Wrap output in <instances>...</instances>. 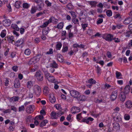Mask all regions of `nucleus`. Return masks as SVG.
Listing matches in <instances>:
<instances>
[{
	"label": "nucleus",
	"instance_id": "nucleus-1",
	"mask_svg": "<svg viewBox=\"0 0 132 132\" xmlns=\"http://www.w3.org/2000/svg\"><path fill=\"white\" fill-rule=\"evenodd\" d=\"M33 89L34 93L37 97H39L42 92L40 87L37 85H35L33 87Z\"/></svg>",
	"mask_w": 132,
	"mask_h": 132
},
{
	"label": "nucleus",
	"instance_id": "nucleus-2",
	"mask_svg": "<svg viewBox=\"0 0 132 132\" xmlns=\"http://www.w3.org/2000/svg\"><path fill=\"white\" fill-rule=\"evenodd\" d=\"M35 76L37 80L39 82H41L43 80V75L42 73L40 71L36 72Z\"/></svg>",
	"mask_w": 132,
	"mask_h": 132
},
{
	"label": "nucleus",
	"instance_id": "nucleus-3",
	"mask_svg": "<svg viewBox=\"0 0 132 132\" xmlns=\"http://www.w3.org/2000/svg\"><path fill=\"white\" fill-rule=\"evenodd\" d=\"M113 35L111 34H105L103 35L102 38L105 40L111 42L113 40Z\"/></svg>",
	"mask_w": 132,
	"mask_h": 132
},
{
	"label": "nucleus",
	"instance_id": "nucleus-4",
	"mask_svg": "<svg viewBox=\"0 0 132 132\" xmlns=\"http://www.w3.org/2000/svg\"><path fill=\"white\" fill-rule=\"evenodd\" d=\"M70 93L72 97L76 98L80 95L79 92L75 90H71L70 91Z\"/></svg>",
	"mask_w": 132,
	"mask_h": 132
},
{
	"label": "nucleus",
	"instance_id": "nucleus-5",
	"mask_svg": "<svg viewBox=\"0 0 132 132\" xmlns=\"http://www.w3.org/2000/svg\"><path fill=\"white\" fill-rule=\"evenodd\" d=\"M35 110V106L33 105H29L26 109V112L28 113H32Z\"/></svg>",
	"mask_w": 132,
	"mask_h": 132
},
{
	"label": "nucleus",
	"instance_id": "nucleus-6",
	"mask_svg": "<svg viewBox=\"0 0 132 132\" xmlns=\"http://www.w3.org/2000/svg\"><path fill=\"white\" fill-rule=\"evenodd\" d=\"M117 93L118 91L117 90H115L112 93L110 97L111 100L114 101L116 98L117 96Z\"/></svg>",
	"mask_w": 132,
	"mask_h": 132
},
{
	"label": "nucleus",
	"instance_id": "nucleus-7",
	"mask_svg": "<svg viewBox=\"0 0 132 132\" xmlns=\"http://www.w3.org/2000/svg\"><path fill=\"white\" fill-rule=\"evenodd\" d=\"M11 23V21L9 19L4 20L3 21V25L6 27H8L10 26Z\"/></svg>",
	"mask_w": 132,
	"mask_h": 132
},
{
	"label": "nucleus",
	"instance_id": "nucleus-8",
	"mask_svg": "<svg viewBox=\"0 0 132 132\" xmlns=\"http://www.w3.org/2000/svg\"><path fill=\"white\" fill-rule=\"evenodd\" d=\"M130 89V86L129 85H127L125 86L124 88L123 91L122 92L125 94H127L129 93Z\"/></svg>",
	"mask_w": 132,
	"mask_h": 132
},
{
	"label": "nucleus",
	"instance_id": "nucleus-9",
	"mask_svg": "<svg viewBox=\"0 0 132 132\" xmlns=\"http://www.w3.org/2000/svg\"><path fill=\"white\" fill-rule=\"evenodd\" d=\"M126 94L122 92H121L120 93L119 99L122 102H124L125 101L126 98Z\"/></svg>",
	"mask_w": 132,
	"mask_h": 132
},
{
	"label": "nucleus",
	"instance_id": "nucleus-10",
	"mask_svg": "<svg viewBox=\"0 0 132 132\" xmlns=\"http://www.w3.org/2000/svg\"><path fill=\"white\" fill-rule=\"evenodd\" d=\"M50 90L49 88L47 86L44 87L43 89V93L45 96H47L50 93Z\"/></svg>",
	"mask_w": 132,
	"mask_h": 132
},
{
	"label": "nucleus",
	"instance_id": "nucleus-11",
	"mask_svg": "<svg viewBox=\"0 0 132 132\" xmlns=\"http://www.w3.org/2000/svg\"><path fill=\"white\" fill-rule=\"evenodd\" d=\"M94 119L93 118L89 117L87 118H83L81 120V121L83 122H86L88 124L89 123V121H92Z\"/></svg>",
	"mask_w": 132,
	"mask_h": 132
},
{
	"label": "nucleus",
	"instance_id": "nucleus-12",
	"mask_svg": "<svg viewBox=\"0 0 132 132\" xmlns=\"http://www.w3.org/2000/svg\"><path fill=\"white\" fill-rule=\"evenodd\" d=\"M125 107L128 109H130L132 107V102L130 101H128L125 103Z\"/></svg>",
	"mask_w": 132,
	"mask_h": 132
},
{
	"label": "nucleus",
	"instance_id": "nucleus-13",
	"mask_svg": "<svg viewBox=\"0 0 132 132\" xmlns=\"http://www.w3.org/2000/svg\"><path fill=\"white\" fill-rule=\"evenodd\" d=\"M43 118L44 117L43 116L41 115H39L38 116H37L36 117H35L34 119V120L38 121L39 122L41 120H43Z\"/></svg>",
	"mask_w": 132,
	"mask_h": 132
},
{
	"label": "nucleus",
	"instance_id": "nucleus-14",
	"mask_svg": "<svg viewBox=\"0 0 132 132\" xmlns=\"http://www.w3.org/2000/svg\"><path fill=\"white\" fill-rule=\"evenodd\" d=\"M132 20V18L130 17H129L126 19L124 21V23L126 24H128L130 23Z\"/></svg>",
	"mask_w": 132,
	"mask_h": 132
},
{
	"label": "nucleus",
	"instance_id": "nucleus-15",
	"mask_svg": "<svg viewBox=\"0 0 132 132\" xmlns=\"http://www.w3.org/2000/svg\"><path fill=\"white\" fill-rule=\"evenodd\" d=\"M48 80L52 82H56V80L55 78L54 77L52 76H50L47 79Z\"/></svg>",
	"mask_w": 132,
	"mask_h": 132
},
{
	"label": "nucleus",
	"instance_id": "nucleus-16",
	"mask_svg": "<svg viewBox=\"0 0 132 132\" xmlns=\"http://www.w3.org/2000/svg\"><path fill=\"white\" fill-rule=\"evenodd\" d=\"M57 59L59 61L61 62H63L64 60L63 57L59 54H58L57 55Z\"/></svg>",
	"mask_w": 132,
	"mask_h": 132
},
{
	"label": "nucleus",
	"instance_id": "nucleus-17",
	"mask_svg": "<svg viewBox=\"0 0 132 132\" xmlns=\"http://www.w3.org/2000/svg\"><path fill=\"white\" fill-rule=\"evenodd\" d=\"M14 87L16 88H19L20 86V83L19 80H16L14 84Z\"/></svg>",
	"mask_w": 132,
	"mask_h": 132
},
{
	"label": "nucleus",
	"instance_id": "nucleus-18",
	"mask_svg": "<svg viewBox=\"0 0 132 132\" xmlns=\"http://www.w3.org/2000/svg\"><path fill=\"white\" fill-rule=\"evenodd\" d=\"M51 116L52 119H56L57 118L56 113L53 111L51 113Z\"/></svg>",
	"mask_w": 132,
	"mask_h": 132
},
{
	"label": "nucleus",
	"instance_id": "nucleus-19",
	"mask_svg": "<svg viewBox=\"0 0 132 132\" xmlns=\"http://www.w3.org/2000/svg\"><path fill=\"white\" fill-rule=\"evenodd\" d=\"M76 98L78 100L84 101L85 100V97L83 95H80L79 96H78Z\"/></svg>",
	"mask_w": 132,
	"mask_h": 132
},
{
	"label": "nucleus",
	"instance_id": "nucleus-20",
	"mask_svg": "<svg viewBox=\"0 0 132 132\" xmlns=\"http://www.w3.org/2000/svg\"><path fill=\"white\" fill-rule=\"evenodd\" d=\"M50 65L51 67L55 68H57L58 67V65L54 61H53V62L51 63Z\"/></svg>",
	"mask_w": 132,
	"mask_h": 132
},
{
	"label": "nucleus",
	"instance_id": "nucleus-21",
	"mask_svg": "<svg viewBox=\"0 0 132 132\" xmlns=\"http://www.w3.org/2000/svg\"><path fill=\"white\" fill-rule=\"evenodd\" d=\"M36 63V62L33 57L30 59V60L29 61L28 64L29 65H30L34 64Z\"/></svg>",
	"mask_w": 132,
	"mask_h": 132
},
{
	"label": "nucleus",
	"instance_id": "nucleus-22",
	"mask_svg": "<svg viewBox=\"0 0 132 132\" xmlns=\"http://www.w3.org/2000/svg\"><path fill=\"white\" fill-rule=\"evenodd\" d=\"M42 56V55L41 54H38L33 57L37 63L39 61Z\"/></svg>",
	"mask_w": 132,
	"mask_h": 132
},
{
	"label": "nucleus",
	"instance_id": "nucleus-23",
	"mask_svg": "<svg viewBox=\"0 0 132 132\" xmlns=\"http://www.w3.org/2000/svg\"><path fill=\"white\" fill-rule=\"evenodd\" d=\"M73 109L74 110H76V109H78V110L77 111H74L72 112V114H76L77 113H78L80 111V108L78 107H76V106H74Z\"/></svg>",
	"mask_w": 132,
	"mask_h": 132
},
{
	"label": "nucleus",
	"instance_id": "nucleus-24",
	"mask_svg": "<svg viewBox=\"0 0 132 132\" xmlns=\"http://www.w3.org/2000/svg\"><path fill=\"white\" fill-rule=\"evenodd\" d=\"M26 85L27 88L30 89L33 86L32 82L31 81H28L27 82Z\"/></svg>",
	"mask_w": 132,
	"mask_h": 132
},
{
	"label": "nucleus",
	"instance_id": "nucleus-25",
	"mask_svg": "<svg viewBox=\"0 0 132 132\" xmlns=\"http://www.w3.org/2000/svg\"><path fill=\"white\" fill-rule=\"evenodd\" d=\"M113 128L114 129L116 130L119 129H120V125L118 123H116L114 124Z\"/></svg>",
	"mask_w": 132,
	"mask_h": 132
},
{
	"label": "nucleus",
	"instance_id": "nucleus-26",
	"mask_svg": "<svg viewBox=\"0 0 132 132\" xmlns=\"http://www.w3.org/2000/svg\"><path fill=\"white\" fill-rule=\"evenodd\" d=\"M23 41L22 39H21L18 40L16 42V44L17 46H19L23 43Z\"/></svg>",
	"mask_w": 132,
	"mask_h": 132
},
{
	"label": "nucleus",
	"instance_id": "nucleus-27",
	"mask_svg": "<svg viewBox=\"0 0 132 132\" xmlns=\"http://www.w3.org/2000/svg\"><path fill=\"white\" fill-rule=\"evenodd\" d=\"M48 122V121L47 120H44L42 121L40 124V127H43L45 125L46 123Z\"/></svg>",
	"mask_w": 132,
	"mask_h": 132
},
{
	"label": "nucleus",
	"instance_id": "nucleus-28",
	"mask_svg": "<svg viewBox=\"0 0 132 132\" xmlns=\"http://www.w3.org/2000/svg\"><path fill=\"white\" fill-rule=\"evenodd\" d=\"M64 23L63 22H60L55 28H57L59 29H61L63 27Z\"/></svg>",
	"mask_w": 132,
	"mask_h": 132
},
{
	"label": "nucleus",
	"instance_id": "nucleus-29",
	"mask_svg": "<svg viewBox=\"0 0 132 132\" xmlns=\"http://www.w3.org/2000/svg\"><path fill=\"white\" fill-rule=\"evenodd\" d=\"M49 100L51 103H54L55 102L56 99L53 95L52 96H50Z\"/></svg>",
	"mask_w": 132,
	"mask_h": 132
},
{
	"label": "nucleus",
	"instance_id": "nucleus-30",
	"mask_svg": "<svg viewBox=\"0 0 132 132\" xmlns=\"http://www.w3.org/2000/svg\"><path fill=\"white\" fill-rule=\"evenodd\" d=\"M21 3L20 1H16L15 3V6L17 8H19L20 6Z\"/></svg>",
	"mask_w": 132,
	"mask_h": 132
},
{
	"label": "nucleus",
	"instance_id": "nucleus-31",
	"mask_svg": "<svg viewBox=\"0 0 132 132\" xmlns=\"http://www.w3.org/2000/svg\"><path fill=\"white\" fill-rule=\"evenodd\" d=\"M97 3V2L95 1H91L89 2V4L91 6V7H93L96 6Z\"/></svg>",
	"mask_w": 132,
	"mask_h": 132
},
{
	"label": "nucleus",
	"instance_id": "nucleus-32",
	"mask_svg": "<svg viewBox=\"0 0 132 132\" xmlns=\"http://www.w3.org/2000/svg\"><path fill=\"white\" fill-rule=\"evenodd\" d=\"M62 46V44L61 42H59L56 44V49L58 50H60Z\"/></svg>",
	"mask_w": 132,
	"mask_h": 132
},
{
	"label": "nucleus",
	"instance_id": "nucleus-33",
	"mask_svg": "<svg viewBox=\"0 0 132 132\" xmlns=\"http://www.w3.org/2000/svg\"><path fill=\"white\" fill-rule=\"evenodd\" d=\"M67 7L69 10L73 9L74 7L71 3H69L67 5Z\"/></svg>",
	"mask_w": 132,
	"mask_h": 132
},
{
	"label": "nucleus",
	"instance_id": "nucleus-34",
	"mask_svg": "<svg viewBox=\"0 0 132 132\" xmlns=\"http://www.w3.org/2000/svg\"><path fill=\"white\" fill-rule=\"evenodd\" d=\"M49 30L48 29H44L42 31L43 35H47L49 31Z\"/></svg>",
	"mask_w": 132,
	"mask_h": 132
},
{
	"label": "nucleus",
	"instance_id": "nucleus-35",
	"mask_svg": "<svg viewBox=\"0 0 132 132\" xmlns=\"http://www.w3.org/2000/svg\"><path fill=\"white\" fill-rule=\"evenodd\" d=\"M19 97L16 96H14L11 98L10 100L11 101H14L15 102L18 101Z\"/></svg>",
	"mask_w": 132,
	"mask_h": 132
},
{
	"label": "nucleus",
	"instance_id": "nucleus-36",
	"mask_svg": "<svg viewBox=\"0 0 132 132\" xmlns=\"http://www.w3.org/2000/svg\"><path fill=\"white\" fill-rule=\"evenodd\" d=\"M24 53L26 55H29L31 53V51L29 49H27L25 50Z\"/></svg>",
	"mask_w": 132,
	"mask_h": 132
},
{
	"label": "nucleus",
	"instance_id": "nucleus-37",
	"mask_svg": "<svg viewBox=\"0 0 132 132\" xmlns=\"http://www.w3.org/2000/svg\"><path fill=\"white\" fill-rule=\"evenodd\" d=\"M106 15L108 16H111L112 15V12L110 10H108L106 12Z\"/></svg>",
	"mask_w": 132,
	"mask_h": 132
},
{
	"label": "nucleus",
	"instance_id": "nucleus-38",
	"mask_svg": "<svg viewBox=\"0 0 132 132\" xmlns=\"http://www.w3.org/2000/svg\"><path fill=\"white\" fill-rule=\"evenodd\" d=\"M36 9L35 6L32 7L31 8L30 12L31 14H34L36 11Z\"/></svg>",
	"mask_w": 132,
	"mask_h": 132
},
{
	"label": "nucleus",
	"instance_id": "nucleus-39",
	"mask_svg": "<svg viewBox=\"0 0 132 132\" xmlns=\"http://www.w3.org/2000/svg\"><path fill=\"white\" fill-rule=\"evenodd\" d=\"M110 76L108 77V76L107 75H105V77H106V81H110L111 79H112V76L110 74L109 75Z\"/></svg>",
	"mask_w": 132,
	"mask_h": 132
},
{
	"label": "nucleus",
	"instance_id": "nucleus-40",
	"mask_svg": "<svg viewBox=\"0 0 132 132\" xmlns=\"http://www.w3.org/2000/svg\"><path fill=\"white\" fill-rule=\"evenodd\" d=\"M6 31L5 30H3L1 32L0 36L4 38L5 36L6 35Z\"/></svg>",
	"mask_w": 132,
	"mask_h": 132
},
{
	"label": "nucleus",
	"instance_id": "nucleus-41",
	"mask_svg": "<svg viewBox=\"0 0 132 132\" xmlns=\"http://www.w3.org/2000/svg\"><path fill=\"white\" fill-rule=\"evenodd\" d=\"M88 82L92 84H94L96 83V81L95 80H93L92 78L90 79L88 81Z\"/></svg>",
	"mask_w": 132,
	"mask_h": 132
},
{
	"label": "nucleus",
	"instance_id": "nucleus-42",
	"mask_svg": "<svg viewBox=\"0 0 132 132\" xmlns=\"http://www.w3.org/2000/svg\"><path fill=\"white\" fill-rule=\"evenodd\" d=\"M72 21L75 24H79V20L76 18H73L72 19Z\"/></svg>",
	"mask_w": 132,
	"mask_h": 132
},
{
	"label": "nucleus",
	"instance_id": "nucleus-43",
	"mask_svg": "<svg viewBox=\"0 0 132 132\" xmlns=\"http://www.w3.org/2000/svg\"><path fill=\"white\" fill-rule=\"evenodd\" d=\"M116 77L117 79H119L120 77L121 76V73L118 71H116Z\"/></svg>",
	"mask_w": 132,
	"mask_h": 132
},
{
	"label": "nucleus",
	"instance_id": "nucleus-44",
	"mask_svg": "<svg viewBox=\"0 0 132 132\" xmlns=\"http://www.w3.org/2000/svg\"><path fill=\"white\" fill-rule=\"evenodd\" d=\"M56 109L60 111L61 110V105L59 104H57L55 105Z\"/></svg>",
	"mask_w": 132,
	"mask_h": 132
},
{
	"label": "nucleus",
	"instance_id": "nucleus-45",
	"mask_svg": "<svg viewBox=\"0 0 132 132\" xmlns=\"http://www.w3.org/2000/svg\"><path fill=\"white\" fill-rule=\"evenodd\" d=\"M38 68V67L37 65H35L34 67V68H32L31 69L30 71L31 72H33L34 71H36L37 70Z\"/></svg>",
	"mask_w": 132,
	"mask_h": 132
},
{
	"label": "nucleus",
	"instance_id": "nucleus-46",
	"mask_svg": "<svg viewBox=\"0 0 132 132\" xmlns=\"http://www.w3.org/2000/svg\"><path fill=\"white\" fill-rule=\"evenodd\" d=\"M103 19L100 18H98V20L97 21V24H100L103 22Z\"/></svg>",
	"mask_w": 132,
	"mask_h": 132
},
{
	"label": "nucleus",
	"instance_id": "nucleus-47",
	"mask_svg": "<svg viewBox=\"0 0 132 132\" xmlns=\"http://www.w3.org/2000/svg\"><path fill=\"white\" fill-rule=\"evenodd\" d=\"M29 6L30 5H29L26 3H24L23 4V7L25 9H27L28 8Z\"/></svg>",
	"mask_w": 132,
	"mask_h": 132
},
{
	"label": "nucleus",
	"instance_id": "nucleus-48",
	"mask_svg": "<svg viewBox=\"0 0 132 132\" xmlns=\"http://www.w3.org/2000/svg\"><path fill=\"white\" fill-rule=\"evenodd\" d=\"M49 24L47 21L45 22L43 24L40 26V27L42 28H43L46 27Z\"/></svg>",
	"mask_w": 132,
	"mask_h": 132
},
{
	"label": "nucleus",
	"instance_id": "nucleus-49",
	"mask_svg": "<svg viewBox=\"0 0 132 132\" xmlns=\"http://www.w3.org/2000/svg\"><path fill=\"white\" fill-rule=\"evenodd\" d=\"M44 75L45 77H46L47 79L50 76V73L47 71H45L44 72Z\"/></svg>",
	"mask_w": 132,
	"mask_h": 132
},
{
	"label": "nucleus",
	"instance_id": "nucleus-50",
	"mask_svg": "<svg viewBox=\"0 0 132 132\" xmlns=\"http://www.w3.org/2000/svg\"><path fill=\"white\" fill-rule=\"evenodd\" d=\"M124 118L125 120H128L130 118V116L128 114H125L124 116Z\"/></svg>",
	"mask_w": 132,
	"mask_h": 132
},
{
	"label": "nucleus",
	"instance_id": "nucleus-51",
	"mask_svg": "<svg viewBox=\"0 0 132 132\" xmlns=\"http://www.w3.org/2000/svg\"><path fill=\"white\" fill-rule=\"evenodd\" d=\"M68 48L67 46H63L62 50V52L63 53H64L68 51Z\"/></svg>",
	"mask_w": 132,
	"mask_h": 132
},
{
	"label": "nucleus",
	"instance_id": "nucleus-52",
	"mask_svg": "<svg viewBox=\"0 0 132 132\" xmlns=\"http://www.w3.org/2000/svg\"><path fill=\"white\" fill-rule=\"evenodd\" d=\"M132 34V31H129L126 33V37H129L130 36V35Z\"/></svg>",
	"mask_w": 132,
	"mask_h": 132
},
{
	"label": "nucleus",
	"instance_id": "nucleus-53",
	"mask_svg": "<svg viewBox=\"0 0 132 132\" xmlns=\"http://www.w3.org/2000/svg\"><path fill=\"white\" fill-rule=\"evenodd\" d=\"M45 3L47 5V6H51L52 3L48 0H46L45 1Z\"/></svg>",
	"mask_w": 132,
	"mask_h": 132
},
{
	"label": "nucleus",
	"instance_id": "nucleus-54",
	"mask_svg": "<svg viewBox=\"0 0 132 132\" xmlns=\"http://www.w3.org/2000/svg\"><path fill=\"white\" fill-rule=\"evenodd\" d=\"M123 25H122L120 24H118L116 25V27H117V28L119 29H122L123 27Z\"/></svg>",
	"mask_w": 132,
	"mask_h": 132
},
{
	"label": "nucleus",
	"instance_id": "nucleus-55",
	"mask_svg": "<svg viewBox=\"0 0 132 132\" xmlns=\"http://www.w3.org/2000/svg\"><path fill=\"white\" fill-rule=\"evenodd\" d=\"M35 2L38 5H41L43 3L42 0H34Z\"/></svg>",
	"mask_w": 132,
	"mask_h": 132
},
{
	"label": "nucleus",
	"instance_id": "nucleus-56",
	"mask_svg": "<svg viewBox=\"0 0 132 132\" xmlns=\"http://www.w3.org/2000/svg\"><path fill=\"white\" fill-rule=\"evenodd\" d=\"M81 113L78 114L77 116V119L78 120H80L81 119V118H83L81 117Z\"/></svg>",
	"mask_w": 132,
	"mask_h": 132
},
{
	"label": "nucleus",
	"instance_id": "nucleus-57",
	"mask_svg": "<svg viewBox=\"0 0 132 132\" xmlns=\"http://www.w3.org/2000/svg\"><path fill=\"white\" fill-rule=\"evenodd\" d=\"M53 49L52 48H50L49 51L47 52L46 53V54H51L53 53Z\"/></svg>",
	"mask_w": 132,
	"mask_h": 132
},
{
	"label": "nucleus",
	"instance_id": "nucleus-58",
	"mask_svg": "<svg viewBox=\"0 0 132 132\" xmlns=\"http://www.w3.org/2000/svg\"><path fill=\"white\" fill-rule=\"evenodd\" d=\"M70 13H71V15L73 17V18H76V15L75 13V12L71 11L70 12Z\"/></svg>",
	"mask_w": 132,
	"mask_h": 132
},
{
	"label": "nucleus",
	"instance_id": "nucleus-59",
	"mask_svg": "<svg viewBox=\"0 0 132 132\" xmlns=\"http://www.w3.org/2000/svg\"><path fill=\"white\" fill-rule=\"evenodd\" d=\"M103 101L102 100H98L97 98H95L94 100V102L95 103H100Z\"/></svg>",
	"mask_w": 132,
	"mask_h": 132
},
{
	"label": "nucleus",
	"instance_id": "nucleus-60",
	"mask_svg": "<svg viewBox=\"0 0 132 132\" xmlns=\"http://www.w3.org/2000/svg\"><path fill=\"white\" fill-rule=\"evenodd\" d=\"M95 12L96 11L95 10H92L88 12V14L89 15H94Z\"/></svg>",
	"mask_w": 132,
	"mask_h": 132
},
{
	"label": "nucleus",
	"instance_id": "nucleus-61",
	"mask_svg": "<svg viewBox=\"0 0 132 132\" xmlns=\"http://www.w3.org/2000/svg\"><path fill=\"white\" fill-rule=\"evenodd\" d=\"M66 34V32L65 31H63L62 32V36L64 37V38L63 40H64L65 38V36Z\"/></svg>",
	"mask_w": 132,
	"mask_h": 132
},
{
	"label": "nucleus",
	"instance_id": "nucleus-62",
	"mask_svg": "<svg viewBox=\"0 0 132 132\" xmlns=\"http://www.w3.org/2000/svg\"><path fill=\"white\" fill-rule=\"evenodd\" d=\"M19 111H24L25 109V108L24 105H22L20 106L19 108Z\"/></svg>",
	"mask_w": 132,
	"mask_h": 132
},
{
	"label": "nucleus",
	"instance_id": "nucleus-63",
	"mask_svg": "<svg viewBox=\"0 0 132 132\" xmlns=\"http://www.w3.org/2000/svg\"><path fill=\"white\" fill-rule=\"evenodd\" d=\"M120 108L118 107H116L113 109V110L116 112H118L120 111Z\"/></svg>",
	"mask_w": 132,
	"mask_h": 132
},
{
	"label": "nucleus",
	"instance_id": "nucleus-64",
	"mask_svg": "<svg viewBox=\"0 0 132 132\" xmlns=\"http://www.w3.org/2000/svg\"><path fill=\"white\" fill-rule=\"evenodd\" d=\"M97 73L100 74V72L101 70V68L98 65L96 67Z\"/></svg>",
	"mask_w": 132,
	"mask_h": 132
}]
</instances>
